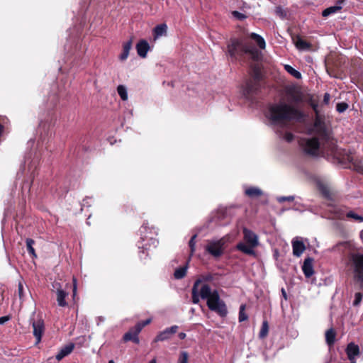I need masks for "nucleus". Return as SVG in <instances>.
Masks as SVG:
<instances>
[{"label":"nucleus","instance_id":"f257e3e1","mask_svg":"<svg viewBox=\"0 0 363 363\" xmlns=\"http://www.w3.org/2000/svg\"><path fill=\"white\" fill-rule=\"evenodd\" d=\"M311 106L316 113V118L311 130L314 137L302 138L300 144L304 152L308 155H317L321 153L328 156L337 157L336 140L326 127L323 118L318 115V105L313 103Z\"/></svg>","mask_w":363,"mask_h":363},{"label":"nucleus","instance_id":"f03ea898","mask_svg":"<svg viewBox=\"0 0 363 363\" xmlns=\"http://www.w3.org/2000/svg\"><path fill=\"white\" fill-rule=\"evenodd\" d=\"M267 116L276 126L285 127L291 121H298L303 114L294 106L281 102L269 107Z\"/></svg>","mask_w":363,"mask_h":363},{"label":"nucleus","instance_id":"7ed1b4c3","mask_svg":"<svg viewBox=\"0 0 363 363\" xmlns=\"http://www.w3.org/2000/svg\"><path fill=\"white\" fill-rule=\"evenodd\" d=\"M200 296L202 299L207 300L208 308L218 313L221 316L227 314L225 303L220 300L217 290H212L207 284H202L200 289Z\"/></svg>","mask_w":363,"mask_h":363},{"label":"nucleus","instance_id":"20e7f679","mask_svg":"<svg viewBox=\"0 0 363 363\" xmlns=\"http://www.w3.org/2000/svg\"><path fill=\"white\" fill-rule=\"evenodd\" d=\"M227 51L230 57L235 60L238 55H242L244 53L249 54L255 60H259L261 55L260 52L256 48L245 45L238 39L230 40L227 46Z\"/></svg>","mask_w":363,"mask_h":363},{"label":"nucleus","instance_id":"39448f33","mask_svg":"<svg viewBox=\"0 0 363 363\" xmlns=\"http://www.w3.org/2000/svg\"><path fill=\"white\" fill-rule=\"evenodd\" d=\"M243 241L236 245V250L247 255H255V249L259 245V237L251 230L242 229Z\"/></svg>","mask_w":363,"mask_h":363},{"label":"nucleus","instance_id":"423d86ee","mask_svg":"<svg viewBox=\"0 0 363 363\" xmlns=\"http://www.w3.org/2000/svg\"><path fill=\"white\" fill-rule=\"evenodd\" d=\"M231 241L230 235H226L218 240H210L206 246V250L213 257H218L223 253L224 245Z\"/></svg>","mask_w":363,"mask_h":363},{"label":"nucleus","instance_id":"0eeeda50","mask_svg":"<svg viewBox=\"0 0 363 363\" xmlns=\"http://www.w3.org/2000/svg\"><path fill=\"white\" fill-rule=\"evenodd\" d=\"M349 259L354 267V278L363 287V254L350 253Z\"/></svg>","mask_w":363,"mask_h":363},{"label":"nucleus","instance_id":"6e6552de","mask_svg":"<svg viewBox=\"0 0 363 363\" xmlns=\"http://www.w3.org/2000/svg\"><path fill=\"white\" fill-rule=\"evenodd\" d=\"M291 244L293 249V255L298 257H300L306 250V246L303 241L301 240V238L298 237L294 238L291 242Z\"/></svg>","mask_w":363,"mask_h":363},{"label":"nucleus","instance_id":"1a4fd4ad","mask_svg":"<svg viewBox=\"0 0 363 363\" xmlns=\"http://www.w3.org/2000/svg\"><path fill=\"white\" fill-rule=\"evenodd\" d=\"M33 335L36 339V344L41 341L42 335L44 332L43 320L39 319L33 323Z\"/></svg>","mask_w":363,"mask_h":363},{"label":"nucleus","instance_id":"9d476101","mask_svg":"<svg viewBox=\"0 0 363 363\" xmlns=\"http://www.w3.org/2000/svg\"><path fill=\"white\" fill-rule=\"evenodd\" d=\"M178 329L177 325H173L167 328L161 333H160L155 339V342L164 341L168 340L170 335L177 333Z\"/></svg>","mask_w":363,"mask_h":363},{"label":"nucleus","instance_id":"9b49d317","mask_svg":"<svg viewBox=\"0 0 363 363\" xmlns=\"http://www.w3.org/2000/svg\"><path fill=\"white\" fill-rule=\"evenodd\" d=\"M286 95L289 100L294 102H300L303 99L301 91L296 87H290L286 89Z\"/></svg>","mask_w":363,"mask_h":363},{"label":"nucleus","instance_id":"f8f14e48","mask_svg":"<svg viewBox=\"0 0 363 363\" xmlns=\"http://www.w3.org/2000/svg\"><path fill=\"white\" fill-rule=\"evenodd\" d=\"M313 259L311 257H307L304 259L302 271L306 278H310L313 274Z\"/></svg>","mask_w":363,"mask_h":363},{"label":"nucleus","instance_id":"ddd939ff","mask_svg":"<svg viewBox=\"0 0 363 363\" xmlns=\"http://www.w3.org/2000/svg\"><path fill=\"white\" fill-rule=\"evenodd\" d=\"M150 45L145 40H140L136 45L138 55L142 58H145L150 50Z\"/></svg>","mask_w":363,"mask_h":363},{"label":"nucleus","instance_id":"4468645a","mask_svg":"<svg viewBox=\"0 0 363 363\" xmlns=\"http://www.w3.org/2000/svg\"><path fill=\"white\" fill-rule=\"evenodd\" d=\"M259 86V85L256 79L250 80V82H247L243 90V94L246 97H250V95L255 93L258 90Z\"/></svg>","mask_w":363,"mask_h":363},{"label":"nucleus","instance_id":"2eb2a0df","mask_svg":"<svg viewBox=\"0 0 363 363\" xmlns=\"http://www.w3.org/2000/svg\"><path fill=\"white\" fill-rule=\"evenodd\" d=\"M346 353L347 354L348 359L355 358L359 354V348L357 345H355L353 342L348 344Z\"/></svg>","mask_w":363,"mask_h":363},{"label":"nucleus","instance_id":"dca6fc26","mask_svg":"<svg viewBox=\"0 0 363 363\" xmlns=\"http://www.w3.org/2000/svg\"><path fill=\"white\" fill-rule=\"evenodd\" d=\"M57 301L59 306L65 307L67 306V303L65 301L66 297L68 296V293L62 289L57 288Z\"/></svg>","mask_w":363,"mask_h":363},{"label":"nucleus","instance_id":"f3484780","mask_svg":"<svg viewBox=\"0 0 363 363\" xmlns=\"http://www.w3.org/2000/svg\"><path fill=\"white\" fill-rule=\"evenodd\" d=\"M74 345L73 343L68 344L63 347L60 352L56 354V359L60 361L65 357L69 354L74 350Z\"/></svg>","mask_w":363,"mask_h":363},{"label":"nucleus","instance_id":"a211bd4d","mask_svg":"<svg viewBox=\"0 0 363 363\" xmlns=\"http://www.w3.org/2000/svg\"><path fill=\"white\" fill-rule=\"evenodd\" d=\"M167 30V26L165 23L156 26L154 28V38L157 39L161 36L165 35Z\"/></svg>","mask_w":363,"mask_h":363},{"label":"nucleus","instance_id":"6ab92c4d","mask_svg":"<svg viewBox=\"0 0 363 363\" xmlns=\"http://www.w3.org/2000/svg\"><path fill=\"white\" fill-rule=\"evenodd\" d=\"M201 280H196L192 287V302L194 304H197L199 302L200 290L199 291L198 287L201 284Z\"/></svg>","mask_w":363,"mask_h":363},{"label":"nucleus","instance_id":"aec40b11","mask_svg":"<svg viewBox=\"0 0 363 363\" xmlns=\"http://www.w3.org/2000/svg\"><path fill=\"white\" fill-rule=\"evenodd\" d=\"M131 47H132V40H128V42H126L123 44V52L119 56V59L121 61H124L128 58V57L129 55L130 50L131 49Z\"/></svg>","mask_w":363,"mask_h":363},{"label":"nucleus","instance_id":"412c9836","mask_svg":"<svg viewBox=\"0 0 363 363\" xmlns=\"http://www.w3.org/2000/svg\"><path fill=\"white\" fill-rule=\"evenodd\" d=\"M147 228H148L147 223H144L142 225V227L140 228V232L142 235L141 239L143 240V241H145V240H149L152 242V244L155 247L156 244L157 243V241L155 239L152 238V237H150V236L149 237L145 234L146 233Z\"/></svg>","mask_w":363,"mask_h":363},{"label":"nucleus","instance_id":"4be33fe9","mask_svg":"<svg viewBox=\"0 0 363 363\" xmlns=\"http://www.w3.org/2000/svg\"><path fill=\"white\" fill-rule=\"evenodd\" d=\"M343 1H344L342 0L340 1V5L330 6V7L325 9V10H323V11L322 13L323 16L327 17L333 13H337L338 11H340L342 9L341 4L343 3Z\"/></svg>","mask_w":363,"mask_h":363},{"label":"nucleus","instance_id":"5701e85b","mask_svg":"<svg viewBox=\"0 0 363 363\" xmlns=\"http://www.w3.org/2000/svg\"><path fill=\"white\" fill-rule=\"evenodd\" d=\"M250 38L255 40V42L257 43V45H258V47L260 49L263 50L265 48V47H266L265 40L261 35H259L255 33H252L250 34Z\"/></svg>","mask_w":363,"mask_h":363},{"label":"nucleus","instance_id":"b1692460","mask_svg":"<svg viewBox=\"0 0 363 363\" xmlns=\"http://www.w3.org/2000/svg\"><path fill=\"white\" fill-rule=\"evenodd\" d=\"M336 333L333 328H330L325 332V341L329 346L334 344Z\"/></svg>","mask_w":363,"mask_h":363},{"label":"nucleus","instance_id":"393cba45","mask_svg":"<svg viewBox=\"0 0 363 363\" xmlns=\"http://www.w3.org/2000/svg\"><path fill=\"white\" fill-rule=\"evenodd\" d=\"M245 193L250 198L258 197L262 194V191L257 187H250L246 189Z\"/></svg>","mask_w":363,"mask_h":363},{"label":"nucleus","instance_id":"a878e982","mask_svg":"<svg viewBox=\"0 0 363 363\" xmlns=\"http://www.w3.org/2000/svg\"><path fill=\"white\" fill-rule=\"evenodd\" d=\"M187 268L188 265L186 264L185 266L177 269L174 273V278L176 279H181L184 278L186 274Z\"/></svg>","mask_w":363,"mask_h":363},{"label":"nucleus","instance_id":"bb28decb","mask_svg":"<svg viewBox=\"0 0 363 363\" xmlns=\"http://www.w3.org/2000/svg\"><path fill=\"white\" fill-rule=\"evenodd\" d=\"M284 69L289 74H290L291 76H293L294 78H296L297 79H300L302 77V75H301V72H298V70L295 69L294 68H293L289 65H284Z\"/></svg>","mask_w":363,"mask_h":363},{"label":"nucleus","instance_id":"cd10ccee","mask_svg":"<svg viewBox=\"0 0 363 363\" xmlns=\"http://www.w3.org/2000/svg\"><path fill=\"white\" fill-rule=\"evenodd\" d=\"M276 132L279 134V137L285 140L286 142H291L294 140V135L287 130L281 131L278 129L275 130Z\"/></svg>","mask_w":363,"mask_h":363},{"label":"nucleus","instance_id":"c85d7f7f","mask_svg":"<svg viewBox=\"0 0 363 363\" xmlns=\"http://www.w3.org/2000/svg\"><path fill=\"white\" fill-rule=\"evenodd\" d=\"M296 47L300 50H307L310 49V44L301 38H298L296 41Z\"/></svg>","mask_w":363,"mask_h":363},{"label":"nucleus","instance_id":"c756f323","mask_svg":"<svg viewBox=\"0 0 363 363\" xmlns=\"http://www.w3.org/2000/svg\"><path fill=\"white\" fill-rule=\"evenodd\" d=\"M26 247L28 252L30 254V255L35 258L37 257L35 249L33 248V245L35 244V241L33 239L28 238L26 240Z\"/></svg>","mask_w":363,"mask_h":363},{"label":"nucleus","instance_id":"7c9ffc66","mask_svg":"<svg viewBox=\"0 0 363 363\" xmlns=\"http://www.w3.org/2000/svg\"><path fill=\"white\" fill-rule=\"evenodd\" d=\"M117 91L123 101H126L128 99V91L125 86L119 85L117 87Z\"/></svg>","mask_w":363,"mask_h":363},{"label":"nucleus","instance_id":"2f4dec72","mask_svg":"<svg viewBox=\"0 0 363 363\" xmlns=\"http://www.w3.org/2000/svg\"><path fill=\"white\" fill-rule=\"evenodd\" d=\"M268 332H269V325H268L267 321L264 320L262 323V328H261L259 333V337L260 338L265 337L267 335Z\"/></svg>","mask_w":363,"mask_h":363},{"label":"nucleus","instance_id":"473e14b6","mask_svg":"<svg viewBox=\"0 0 363 363\" xmlns=\"http://www.w3.org/2000/svg\"><path fill=\"white\" fill-rule=\"evenodd\" d=\"M245 305L242 304L240 307V311H239V321L242 322L246 320H247L248 316L245 312Z\"/></svg>","mask_w":363,"mask_h":363},{"label":"nucleus","instance_id":"72a5a7b5","mask_svg":"<svg viewBox=\"0 0 363 363\" xmlns=\"http://www.w3.org/2000/svg\"><path fill=\"white\" fill-rule=\"evenodd\" d=\"M346 216L349 218L354 219L359 222H363V217L355 213L354 211H349L347 213Z\"/></svg>","mask_w":363,"mask_h":363},{"label":"nucleus","instance_id":"f704fd0d","mask_svg":"<svg viewBox=\"0 0 363 363\" xmlns=\"http://www.w3.org/2000/svg\"><path fill=\"white\" fill-rule=\"evenodd\" d=\"M189 354L187 352L182 351L178 359L177 363H188Z\"/></svg>","mask_w":363,"mask_h":363},{"label":"nucleus","instance_id":"c9c22d12","mask_svg":"<svg viewBox=\"0 0 363 363\" xmlns=\"http://www.w3.org/2000/svg\"><path fill=\"white\" fill-rule=\"evenodd\" d=\"M348 108V104L345 102L338 103L336 106V110L338 113H341Z\"/></svg>","mask_w":363,"mask_h":363},{"label":"nucleus","instance_id":"e433bc0d","mask_svg":"<svg viewBox=\"0 0 363 363\" xmlns=\"http://www.w3.org/2000/svg\"><path fill=\"white\" fill-rule=\"evenodd\" d=\"M196 238V235H194L189 240V245L191 249V255H192L195 251L196 241L195 239Z\"/></svg>","mask_w":363,"mask_h":363},{"label":"nucleus","instance_id":"4c0bfd02","mask_svg":"<svg viewBox=\"0 0 363 363\" xmlns=\"http://www.w3.org/2000/svg\"><path fill=\"white\" fill-rule=\"evenodd\" d=\"M362 298V294L359 292L356 293L354 294V300L353 302V305L354 306H358L361 303Z\"/></svg>","mask_w":363,"mask_h":363},{"label":"nucleus","instance_id":"58836bf2","mask_svg":"<svg viewBox=\"0 0 363 363\" xmlns=\"http://www.w3.org/2000/svg\"><path fill=\"white\" fill-rule=\"evenodd\" d=\"M133 337H134V333L132 330H129L123 335V340L125 342L132 340Z\"/></svg>","mask_w":363,"mask_h":363},{"label":"nucleus","instance_id":"ea45409f","mask_svg":"<svg viewBox=\"0 0 363 363\" xmlns=\"http://www.w3.org/2000/svg\"><path fill=\"white\" fill-rule=\"evenodd\" d=\"M232 15L236 18L237 19H239V20H244L246 18V16L242 13H240L239 11H234L232 12Z\"/></svg>","mask_w":363,"mask_h":363},{"label":"nucleus","instance_id":"a19ab883","mask_svg":"<svg viewBox=\"0 0 363 363\" xmlns=\"http://www.w3.org/2000/svg\"><path fill=\"white\" fill-rule=\"evenodd\" d=\"M294 199V196H279L277 198V201L279 203H282L284 201H292Z\"/></svg>","mask_w":363,"mask_h":363},{"label":"nucleus","instance_id":"79ce46f5","mask_svg":"<svg viewBox=\"0 0 363 363\" xmlns=\"http://www.w3.org/2000/svg\"><path fill=\"white\" fill-rule=\"evenodd\" d=\"M18 291L20 299H23V284L19 282L18 286Z\"/></svg>","mask_w":363,"mask_h":363},{"label":"nucleus","instance_id":"37998d69","mask_svg":"<svg viewBox=\"0 0 363 363\" xmlns=\"http://www.w3.org/2000/svg\"><path fill=\"white\" fill-rule=\"evenodd\" d=\"M73 290H72V296L74 297L77 294V279L75 277H73Z\"/></svg>","mask_w":363,"mask_h":363},{"label":"nucleus","instance_id":"c03bdc74","mask_svg":"<svg viewBox=\"0 0 363 363\" xmlns=\"http://www.w3.org/2000/svg\"><path fill=\"white\" fill-rule=\"evenodd\" d=\"M143 327L140 325V324H138V323L135 325V328L132 329V330L134 333V335H138L140 331L142 330Z\"/></svg>","mask_w":363,"mask_h":363},{"label":"nucleus","instance_id":"a18cd8bd","mask_svg":"<svg viewBox=\"0 0 363 363\" xmlns=\"http://www.w3.org/2000/svg\"><path fill=\"white\" fill-rule=\"evenodd\" d=\"M152 321L151 318H148L144 321H142V322H139L138 324H140V325L143 327V328L148 325L149 323H150V322Z\"/></svg>","mask_w":363,"mask_h":363},{"label":"nucleus","instance_id":"49530a36","mask_svg":"<svg viewBox=\"0 0 363 363\" xmlns=\"http://www.w3.org/2000/svg\"><path fill=\"white\" fill-rule=\"evenodd\" d=\"M330 96L328 93H325L324 94V97H323V102L325 104H328L330 101Z\"/></svg>","mask_w":363,"mask_h":363},{"label":"nucleus","instance_id":"de8ad7c7","mask_svg":"<svg viewBox=\"0 0 363 363\" xmlns=\"http://www.w3.org/2000/svg\"><path fill=\"white\" fill-rule=\"evenodd\" d=\"M9 320L8 316H1L0 317V325H4Z\"/></svg>","mask_w":363,"mask_h":363},{"label":"nucleus","instance_id":"09e8293b","mask_svg":"<svg viewBox=\"0 0 363 363\" xmlns=\"http://www.w3.org/2000/svg\"><path fill=\"white\" fill-rule=\"evenodd\" d=\"M53 288L57 290V288L62 289L61 284L59 282H54L52 284Z\"/></svg>","mask_w":363,"mask_h":363},{"label":"nucleus","instance_id":"8fccbe9b","mask_svg":"<svg viewBox=\"0 0 363 363\" xmlns=\"http://www.w3.org/2000/svg\"><path fill=\"white\" fill-rule=\"evenodd\" d=\"M132 341H133L135 343L138 344L140 342L138 335H134V337H133Z\"/></svg>","mask_w":363,"mask_h":363},{"label":"nucleus","instance_id":"3c124183","mask_svg":"<svg viewBox=\"0 0 363 363\" xmlns=\"http://www.w3.org/2000/svg\"><path fill=\"white\" fill-rule=\"evenodd\" d=\"M105 320V318L102 316H99L97 318V325H99L101 323H103Z\"/></svg>","mask_w":363,"mask_h":363},{"label":"nucleus","instance_id":"603ef678","mask_svg":"<svg viewBox=\"0 0 363 363\" xmlns=\"http://www.w3.org/2000/svg\"><path fill=\"white\" fill-rule=\"evenodd\" d=\"M178 336L181 340H184L186 335V333H179Z\"/></svg>","mask_w":363,"mask_h":363},{"label":"nucleus","instance_id":"864d4df0","mask_svg":"<svg viewBox=\"0 0 363 363\" xmlns=\"http://www.w3.org/2000/svg\"><path fill=\"white\" fill-rule=\"evenodd\" d=\"M276 13L279 14L280 16H283V12L281 9V8H277Z\"/></svg>","mask_w":363,"mask_h":363},{"label":"nucleus","instance_id":"5fc2aeb1","mask_svg":"<svg viewBox=\"0 0 363 363\" xmlns=\"http://www.w3.org/2000/svg\"><path fill=\"white\" fill-rule=\"evenodd\" d=\"M282 295L285 299H286V293L284 289H281Z\"/></svg>","mask_w":363,"mask_h":363},{"label":"nucleus","instance_id":"6e6d98bb","mask_svg":"<svg viewBox=\"0 0 363 363\" xmlns=\"http://www.w3.org/2000/svg\"><path fill=\"white\" fill-rule=\"evenodd\" d=\"M359 236L363 242V229L360 231Z\"/></svg>","mask_w":363,"mask_h":363},{"label":"nucleus","instance_id":"4d7b16f0","mask_svg":"<svg viewBox=\"0 0 363 363\" xmlns=\"http://www.w3.org/2000/svg\"><path fill=\"white\" fill-rule=\"evenodd\" d=\"M340 245H342V246H345V247H347L349 245V243L347 242H342L340 244Z\"/></svg>","mask_w":363,"mask_h":363},{"label":"nucleus","instance_id":"13d9d810","mask_svg":"<svg viewBox=\"0 0 363 363\" xmlns=\"http://www.w3.org/2000/svg\"><path fill=\"white\" fill-rule=\"evenodd\" d=\"M350 361V363H356L355 358L349 359Z\"/></svg>","mask_w":363,"mask_h":363},{"label":"nucleus","instance_id":"bf43d9fd","mask_svg":"<svg viewBox=\"0 0 363 363\" xmlns=\"http://www.w3.org/2000/svg\"><path fill=\"white\" fill-rule=\"evenodd\" d=\"M150 363H157L156 359H152Z\"/></svg>","mask_w":363,"mask_h":363},{"label":"nucleus","instance_id":"052dcab7","mask_svg":"<svg viewBox=\"0 0 363 363\" xmlns=\"http://www.w3.org/2000/svg\"><path fill=\"white\" fill-rule=\"evenodd\" d=\"M147 244H145L143 245H142V247L145 248V249H147Z\"/></svg>","mask_w":363,"mask_h":363},{"label":"nucleus","instance_id":"680f3d73","mask_svg":"<svg viewBox=\"0 0 363 363\" xmlns=\"http://www.w3.org/2000/svg\"><path fill=\"white\" fill-rule=\"evenodd\" d=\"M194 311H195V309H194V308H191L190 312H191V313H194Z\"/></svg>","mask_w":363,"mask_h":363},{"label":"nucleus","instance_id":"e2e57ef3","mask_svg":"<svg viewBox=\"0 0 363 363\" xmlns=\"http://www.w3.org/2000/svg\"><path fill=\"white\" fill-rule=\"evenodd\" d=\"M155 233H156V231H155V230H154V232H153V233L150 232V234H151V235H153V234H155Z\"/></svg>","mask_w":363,"mask_h":363},{"label":"nucleus","instance_id":"0e129e2a","mask_svg":"<svg viewBox=\"0 0 363 363\" xmlns=\"http://www.w3.org/2000/svg\"><path fill=\"white\" fill-rule=\"evenodd\" d=\"M108 363H114L113 360H110Z\"/></svg>","mask_w":363,"mask_h":363},{"label":"nucleus","instance_id":"69168bd1","mask_svg":"<svg viewBox=\"0 0 363 363\" xmlns=\"http://www.w3.org/2000/svg\"><path fill=\"white\" fill-rule=\"evenodd\" d=\"M29 143H34V141L33 140H30Z\"/></svg>","mask_w":363,"mask_h":363},{"label":"nucleus","instance_id":"338daca9","mask_svg":"<svg viewBox=\"0 0 363 363\" xmlns=\"http://www.w3.org/2000/svg\"><path fill=\"white\" fill-rule=\"evenodd\" d=\"M83 202H84V203L85 202H86V203H87V202L86 201V200H83Z\"/></svg>","mask_w":363,"mask_h":363}]
</instances>
